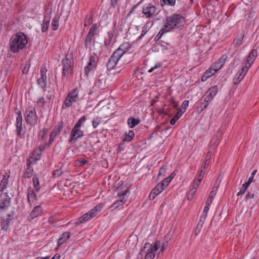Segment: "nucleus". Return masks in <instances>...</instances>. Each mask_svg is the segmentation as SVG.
<instances>
[{
    "label": "nucleus",
    "instance_id": "nucleus-1",
    "mask_svg": "<svg viewBox=\"0 0 259 259\" xmlns=\"http://www.w3.org/2000/svg\"><path fill=\"white\" fill-rule=\"evenodd\" d=\"M27 42L26 35L23 32H18L10 38V49L13 53H17L25 48Z\"/></svg>",
    "mask_w": 259,
    "mask_h": 259
},
{
    "label": "nucleus",
    "instance_id": "nucleus-2",
    "mask_svg": "<svg viewBox=\"0 0 259 259\" xmlns=\"http://www.w3.org/2000/svg\"><path fill=\"white\" fill-rule=\"evenodd\" d=\"M184 25V17L179 14H174L166 17L164 23V29L168 31L180 28Z\"/></svg>",
    "mask_w": 259,
    "mask_h": 259
},
{
    "label": "nucleus",
    "instance_id": "nucleus-3",
    "mask_svg": "<svg viewBox=\"0 0 259 259\" xmlns=\"http://www.w3.org/2000/svg\"><path fill=\"white\" fill-rule=\"evenodd\" d=\"M62 76H71L73 73L74 61L72 53L66 55L65 58L62 61Z\"/></svg>",
    "mask_w": 259,
    "mask_h": 259
},
{
    "label": "nucleus",
    "instance_id": "nucleus-4",
    "mask_svg": "<svg viewBox=\"0 0 259 259\" xmlns=\"http://www.w3.org/2000/svg\"><path fill=\"white\" fill-rule=\"evenodd\" d=\"M98 28L97 24H94L90 28L88 33L85 37L84 44V47L87 49H91V45L95 36L96 34V30Z\"/></svg>",
    "mask_w": 259,
    "mask_h": 259
},
{
    "label": "nucleus",
    "instance_id": "nucleus-5",
    "mask_svg": "<svg viewBox=\"0 0 259 259\" xmlns=\"http://www.w3.org/2000/svg\"><path fill=\"white\" fill-rule=\"evenodd\" d=\"M156 7L151 3L144 5L142 8V13L147 19L152 18L156 12Z\"/></svg>",
    "mask_w": 259,
    "mask_h": 259
},
{
    "label": "nucleus",
    "instance_id": "nucleus-6",
    "mask_svg": "<svg viewBox=\"0 0 259 259\" xmlns=\"http://www.w3.org/2000/svg\"><path fill=\"white\" fill-rule=\"evenodd\" d=\"M78 101V88H74L71 92L69 93L65 100L64 104L66 107H69L73 102H76Z\"/></svg>",
    "mask_w": 259,
    "mask_h": 259
},
{
    "label": "nucleus",
    "instance_id": "nucleus-7",
    "mask_svg": "<svg viewBox=\"0 0 259 259\" xmlns=\"http://www.w3.org/2000/svg\"><path fill=\"white\" fill-rule=\"evenodd\" d=\"M155 253L152 250V244L150 243H146L139 252V254H145V259H153L155 257Z\"/></svg>",
    "mask_w": 259,
    "mask_h": 259
},
{
    "label": "nucleus",
    "instance_id": "nucleus-8",
    "mask_svg": "<svg viewBox=\"0 0 259 259\" xmlns=\"http://www.w3.org/2000/svg\"><path fill=\"white\" fill-rule=\"evenodd\" d=\"M47 69L46 67H42L40 70V77L37 79L38 85L45 91L46 90L47 76L46 73Z\"/></svg>",
    "mask_w": 259,
    "mask_h": 259
},
{
    "label": "nucleus",
    "instance_id": "nucleus-9",
    "mask_svg": "<svg viewBox=\"0 0 259 259\" xmlns=\"http://www.w3.org/2000/svg\"><path fill=\"white\" fill-rule=\"evenodd\" d=\"M120 59L119 56L114 52L107 62L106 64L107 69L108 71L113 69Z\"/></svg>",
    "mask_w": 259,
    "mask_h": 259
},
{
    "label": "nucleus",
    "instance_id": "nucleus-10",
    "mask_svg": "<svg viewBox=\"0 0 259 259\" xmlns=\"http://www.w3.org/2000/svg\"><path fill=\"white\" fill-rule=\"evenodd\" d=\"M11 198L7 193L0 195V209H7L11 205Z\"/></svg>",
    "mask_w": 259,
    "mask_h": 259
},
{
    "label": "nucleus",
    "instance_id": "nucleus-11",
    "mask_svg": "<svg viewBox=\"0 0 259 259\" xmlns=\"http://www.w3.org/2000/svg\"><path fill=\"white\" fill-rule=\"evenodd\" d=\"M14 211H11L10 213L7 215V218H3L1 221V226L2 230L7 231L8 230L11 221L14 218Z\"/></svg>",
    "mask_w": 259,
    "mask_h": 259
},
{
    "label": "nucleus",
    "instance_id": "nucleus-12",
    "mask_svg": "<svg viewBox=\"0 0 259 259\" xmlns=\"http://www.w3.org/2000/svg\"><path fill=\"white\" fill-rule=\"evenodd\" d=\"M162 103L160 102L158 96L155 97L154 98L151 100L150 106L152 107V109L154 108L155 112H158V113H164L163 111L162 110ZM154 112L155 111L153 110L152 113H154Z\"/></svg>",
    "mask_w": 259,
    "mask_h": 259
},
{
    "label": "nucleus",
    "instance_id": "nucleus-13",
    "mask_svg": "<svg viewBox=\"0 0 259 259\" xmlns=\"http://www.w3.org/2000/svg\"><path fill=\"white\" fill-rule=\"evenodd\" d=\"M17 136L21 138H24L25 132L22 129V117L21 114H18L16 118V130Z\"/></svg>",
    "mask_w": 259,
    "mask_h": 259
},
{
    "label": "nucleus",
    "instance_id": "nucleus-14",
    "mask_svg": "<svg viewBox=\"0 0 259 259\" xmlns=\"http://www.w3.org/2000/svg\"><path fill=\"white\" fill-rule=\"evenodd\" d=\"M129 192V190H126L124 192H122L121 195L118 194L119 196V199H117L111 206V208L115 209L118 207L119 206L122 205L127 199L126 193Z\"/></svg>",
    "mask_w": 259,
    "mask_h": 259
},
{
    "label": "nucleus",
    "instance_id": "nucleus-15",
    "mask_svg": "<svg viewBox=\"0 0 259 259\" xmlns=\"http://www.w3.org/2000/svg\"><path fill=\"white\" fill-rule=\"evenodd\" d=\"M131 44H130L128 42H124L114 52L116 53L119 57H121L123 55L128 51L131 48Z\"/></svg>",
    "mask_w": 259,
    "mask_h": 259
},
{
    "label": "nucleus",
    "instance_id": "nucleus-16",
    "mask_svg": "<svg viewBox=\"0 0 259 259\" xmlns=\"http://www.w3.org/2000/svg\"><path fill=\"white\" fill-rule=\"evenodd\" d=\"M63 121L61 120V122L55 127L51 134L49 145L51 144L54 141L55 138L60 133L63 126Z\"/></svg>",
    "mask_w": 259,
    "mask_h": 259
},
{
    "label": "nucleus",
    "instance_id": "nucleus-17",
    "mask_svg": "<svg viewBox=\"0 0 259 259\" xmlns=\"http://www.w3.org/2000/svg\"><path fill=\"white\" fill-rule=\"evenodd\" d=\"M83 136V132L79 130V128L73 127L72 130L70 138L69 140V143H73L76 141L77 139Z\"/></svg>",
    "mask_w": 259,
    "mask_h": 259
},
{
    "label": "nucleus",
    "instance_id": "nucleus-18",
    "mask_svg": "<svg viewBox=\"0 0 259 259\" xmlns=\"http://www.w3.org/2000/svg\"><path fill=\"white\" fill-rule=\"evenodd\" d=\"M96 68V64L95 62V58L92 56L90 57L88 65L84 67V73L87 76H88L89 72L91 71L94 70Z\"/></svg>",
    "mask_w": 259,
    "mask_h": 259
},
{
    "label": "nucleus",
    "instance_id": "nucleus-19",
    "mask_svg": "<svg viewBox=\"0 0 259 259\" xmlns=\"http://www.w3.org/2000/svg\"><path fill=\"white\" fill-rule=\"evenodd\" d=\"M164 190V187H162L160 184H157L151 191L149 197L150 200H153L156 196L160 194Z\"/></svg>",
    "mask_w": 259,
    "mask_h": 259
},
{
    "label": "nucleus",
    "instance_id": "nucleus-20",
    "mask_svg": "<svg viewBox=\"0 0 259 259\" xmlns=\"http://www.w3.org/2000/svg\"><path fill=\"white\" fill-rule=\"evenodd\" d=\"M42 212V209L40 205L35 206L28 216V220L31 221L33 219L38 217Z\"/></svg>",
    "mask_w": 259,
    "mask_h": 259
},
{
    "label": "nucleus",
    "instance_id": "nucleus-21",
    "mask_svg": "<svg viewBox=\"0 0 259 259\" xmlns=\"http://www.w3.org/2000/svg\"><path fill=\"white\" fill-rule=\"evenodd\" d=\"M227 58V55L225 54L222 55V57L215 62L213 66L217 71L223 66Z\"/></svg>",
    "mask_w": 259,
    "mask_h": 259
},
{
    "label": "nucleus",
    "instance_id": "nucleus-22",
    "mask_svg": "<svg viewBox=\"0 0 259 259\" xmlns=\"http://www.w3.org/2000/svg\"><path fill=\"white\" fill-rule=\"evenodd\" d=\"M27 199L30 205L36 200V195L33 189L31 187L28 188L27 189Z\"/></svg>",
    "mask_w": 259,
    "mask_h": 259
},
{
    "label": "nucleus",
    "instance_id": "nucleus-23",
    "mask_svg": "<svg viewBox=\"0 0 259 259\" xmlns=\"http://www.w3.org/2000/svg\"><path fill=\"white\" fill-rule=\"evenodd\" d=\"M257 56V51L254 49L252 50L249 53L245 63H247L248 65H250L251 66V64L253 63Z\"/></svg>",
    "mask_w": 259,
    "mask_h": 259
},
{
    "label": "nucleus",
    "instance_id": "nucleus-24",
    "mask_svg": "<svg viewBox=\"0 0 259 259\" xmlns=\"http://www.w3.org/2000/svg\"><path fill=\"white\" fill-rule=\"evenodd\" d=\"M103 208L102 204H99L94 207L90 211H89V214L90 215V218H94L99 213Z\"/></svg>",
    "mask_w": 259,
    "mask_h": 259
},
{
    "label": "nucleus",
    "instance_id": "nucleus-25",
    "mask_svg": "<svg viewBox=\"0 0 259 259\" xmlns=\"http://www.w3.org/2000/svg\"><path fill=\"white\" fill-rule=\"evenodd\" d=\"M37 117L36 114H27L25 120L28 124L34 125L37 122Z\"/></svg>",
    "mask_w": 259,
    "mask_h": 259
},
{
    "label": "nucleus",
    "instance_id": "nucleus-26",
    "mask_svg": "<svg viewBox=\"0 0 259 259\" xmlns=\"http://www.w3.org/2000/svg\"><path fill=\"white\" fill-rule=\"evenodd\" d=\"M70 235L71 233L69 232H66L62 233L61 236L58 239L57 245L59 246L66 242L70 238Z\"/></svg>",
    "mask_w": 259,
    "mask_h": 259
},
{
    "label": "nucleus",
    "instance_id": "nucleus-27",
    "mask_svg": "<svg viewBox=\"0 0 259 259\" xmlns=\"http://www.w3.org/2000/svg\"><path fill=\"white\" fill-rule=\"evenodd\" d=\"M50 14H49L48 16L45 15L44 16L43 24L41 25V31L44 32H46L48 29L50 25Z\"/></svg>",
    "mask_w": 259,
    "mask_h": 259
},
{
    "label": "nucleus",
    "instance_id": "nucleus-28",
    "mask_svg": "<svg viewBox=\"0 0 259 259\" xmlns=\"http://www.w3.org/2000/svg\"><path fill=\"white\" fill-rule=\"evenodd\" d=\"M201 181V178H197L194 181L192 187L189 191V194L193 195L196 191L197 187L199 186Z\"/></svg>",
    "mask_w": 259,
    "mask_h": 259
},
{
    "label": "nucleus",
    "instance_id": "nucleus-29",
    "mask_svg": "<svg viewBox=\"0 0 259 259\" xmlns=\"http://www.w3.org/2000/svg\"><path fill=\"white\" fill-rule=\"evenodd\" d=\"M41 153L40 148H35L30 156V158L34 159L35 161L38 160L40 158Z\"/></svg>",
    "mask_w": 259,
    "mask_h": 259
},
{
    "label": "nucleus",
    "instance_id": "nucleus-30",
    "mask_svg": "<svg viewBox=\"0 0 259 259\" xmlns=\"http://www.w3.org/2000/svg\"><path fill=\"white\" fill-rule=\"evenodd\" d=\"M140 122L139 118H135L133 117H130L127 120V124L131 128H133Z\"/></svg>",
    "mask_w": 259,
    "mask_h": 259
},
{
    "label": "nucleus",
    "instance_id": "nucleus-31",
    "mask_svg": "<svg viewBox=\"0 0 259 259\" xmlns=\"http://www.w3.org/2000/svg\"><path fill=\"white\" fill-rule=\"evenodd\" d=\"M135 136L134 132L132 130H130L128 133H126L122 139V142H130L131 141Z\"/></svg>",
    "mask_w": 259,
    "mask_h": 259
},
{
    "label": "nucleus",
    "instance_id": "nucleus-32",
    "mask_svg": "<svg viewBox=\"0 0 259 259\" xmlns=\"http://www.w3.org/2000/svg\"><path fill=\"white\" fill-rule=\"evenodd\" d=\"M9 180L5 176H4L0 183V191L3 192L8 184Z\"/></svg>",
    "mask_w": 259,
    "mask_h": 259
},
{
    "label": "nucleus",
    "instance_id": "nucleus-33",
    "mask_svg": "<svg viewBox=\"0 0 259 259\" xmlns=\"http://www.w3.org/2000/svg\"><path fill=\"white\" fill-rule=\"evenodd\" d=\"M218 91V87L217 85H214L210 87L206 94L210 96V97H213L216 95Z\"/></svg>",
    "mask_w": 259,
    "mask_h": 259
},
{
    "label": "nucleus",
    "instance_id": "nucleus-34",
    "mask_svg": "<svg viewBox=\"0 0 259 259\" xmlns=\"http://www.w3.org/2000/svg\"><path fill=\"white\" fill-rule=\"evenodd\" d=\"M93 21V15L92 14L87 15L84 21V26L87 27L90 25Z\"/></svg>",
    "mask_w": 259,
    "mask_h": 259
},
{
    "label": "nucleus",
    "instance_id": "nucleus-35",
    "mask_svg": "<svg viewBox=\"0 0 259 259\" xmlns=\"http://www.w3.org/2000/svg\"><path fill=\"white\" fill-rule=\"evenodd\" d=\"M34 170L32 167H27L23 174V177L25 178H30L33 175Z\"/></svg>",
    "mask_w": 259,
    "mask_h": 259
},
{
    "label": "nucleus",
    "instance_id": "nucleus-36",
    "mask_svg": "<svg viewBox=\"0 0 259 259\" xmlns=\"http://www.w3.org/2000/svg\"><path fill=\"white\" fill-rule=\"evenodd\" d=\"M113 37V33L112 32H108V36L106 38L104 41V46L105 47L108 48L110 45Z\"/></svg>",
    "mask_w": 259,
    "mask_h": 259
},
{
    "label": "nucleus",
    "instance_id": "nucleus-37",
    "mask_svg": "<svg viewBox=\"0 0 259 259\" xmlns=\"http://www.w3.org/2000/svg\"><path fill=\"white\" fill-rule=\"evenodd\" d=\"M211 155H212V152L210 151H209L207 153V154L205 156V160H204V164L202 165V168L205 169L206 166L208 165Z\"/></svg>",
    "mask_w": 259,
    "mask_h": 259
},
{
    "label": "nucleus",
    "instance_id": "nucleus-38",
    "mask_svg": "<svg viewBox=\"0 0 259 259\" xmlns=\"http://www.w3.org/2000/svg\"><path fill=\"white\" fill-rule=\"evenodd\" d=\"M244 37V34L242 33L240 35V36H239L234 39V40L233 41L234 44L236 47H240L242 44V41L243 40Z\"/></svg>",
    "mask_w": 259,
    "mask_h": 259
},
{
    "label": "nucleus",
    "instance_id": "nucleus-39",
    "mask_svg": "<svg viewBox=\"0 0 259 259\" xmlns=\"http://www.w3.org/2000/svg\"><path fill=\"white\" fill-rule=\"evenodd\" d=\"M188 105L189 101L185 100L183 102L181 107L178 110L177 113H184L185 112L186 108L188 107Z\"/></svg>",
    "mask_w": 259,
    "mask_h": 259
},
{
    "label": "nucleus",
    "instance_id": "nucleus-40",
    "mask_svg": "<svg viewBox=\"0 0 259 259\" xmlns=\"http://www.w3.org/2000/svg\"><path fill=\"white\" fill-rule=\"evenodd\" d=\"M33 185L36 191L38 192L40 190L39 182L37 177L34 176L32 179Z\"/></svg>",
    "mask_w": 259,
    "mask_h": 259
},
{
    "label": "nucleus",
    "instance_id": "nucleus-41",
    "mask_svg": "<svg viewBox=\"0 0 259 259\" xmlns=\"http://www.w3.org/2000/svg\"><path fill=\"white\" fill-rule=\"evenodd\" d=\"M59 26V18L55 17L53 18L52 23V28L53 30H56L58 28Z\"/></svg>",
    "mask_w": 259,
    "mask_h": 259
},
{
    "label": "nucleus",
    "instance_id": "nucleus-42",
    "mask_svg": "<svg viewBox=\"0 0 259 259\" xmlns=\"http://www.w3.org/2000/svg\"><path fill=\"white\" fill-rule=\"evenodd\" d=\"M103 121L102 118L97 117L92 121V125L94 128H96Z\"/></svg>",
    "mask_w": 259,
    "mask_h": 259
},
{
    "label": "nucleus",
    "instance_id": "nucleus-43",
    "mask_svg": "<svg viewBox=\"0 0 259 259\" xmlns=\"http://www.w3.org/2000/svg\"><path fill=\"white\" fill-rule=\"evenodd\" d=\"M217 70L215 69L214 67L213 66H211L209 69L207 70L205 73L207 75V77H211L212 75H213L214 73L217 72Z\"/></svg>",
    "mask_w": 259,
    "mask_h": 259
},
{
    "label": "nucleus",
    "instance_id": "nucleus-44",
    "mask_svg": "<svg viewBox=\"0 0 259 259\" xmlns=\"http://www.w3.org/2000/svg\"><path fill=\"white\" fill-rule=\"evenodd\" d=\"M168 32V30L166 29H164V26H163V27H162L161 29V30L159 31V33L155 36V39H156L157 40H159L164 33Z\"/></svg>",
    "mask_w": 259,
    "mask_h": 259
},
{
    "label": "nucleus",
    "instance_id": "nucleus-45",
    "mask_svg": "<svg viewBox=\"0 0 259 259\" xmlns=\"http://www.w3.org/2000/svg\"><path fill=\"white\" fill-rule=\"evenodd\" d=\"M259 191V187L257 185H252L250 190L248 192L249 193H252V194H258Z\"/></svg>",
    "mask_w": 259,
    "mask_h": 259
},
{
    "label": "nucleus",
    "instance_id": "nucleus-46",
    "mask_svg": "<svg viewBox=\"0 0 259 259\" xmlns=\"http://www.w3.org/2000/svg\"><path fill=\"white\" fill-rule=\"evenodd\" d=\"M92 218H90V215L89 214V212H87L84 214H83L80 218L79 223H81L84 222H86L90 219H91Z\"/></svg>",
    "mask_w": 259,
    "mask_h": 259
},
{
    "label": "nucleus",
    "instance_id": "nucleus-47",
    "mask_svg": "<svg viewBox=\"0 0 259 259\" xmlns=\"http://www.w3.org/2000/svg\"><path fill=\"white\" fill-rule=\"evenodd\" d=\"M166 166L165 165H162L159 171L158 177H159L160 176H164L166 173Z\"/></svg>",
    "mask_w": 259,
    "mask_h": 259
},
{
    "label": "nucleus",
    "instance_id": "nucleus-48",
    "mask_svg": "<svg viewBox=\"0 0 259 259\" xmlns=\"http://www.w3.org/2000/svg\"><path fill=\"white\" fill-rule=\"evenodd\" d=\"M213 98L212 97H210L209 95H207L206 98L204 99V103H202V106H203L204 108H205L208 105V102L210 101ZM202 108V106L201 107Z\"/></svg>",
    "mask_w": 259,
    "mask_h": 259
},
{
    "label": "nucleus",
    "instance_id": "nucleus-49",
    "mask_svg": "<svg viewBox=\"0 0 259 259\" xmlns=\"http://www.w3.org/2000/svg\"><path fill=\"white\" fill-rule=\"evenodd\" d=\"M88 161L85 159H81L77 160L75 161V165L78 166H81L85 165Z\"/></svg>",
    "mask_w": 259,
    "mask_h": 259
},
{
    "label": "nucleus",
    "instance_id": "nucleus-50",
    "mask_svg": "<svg viewBox=\"0 0 259 259\" xmlns=\"http://www.w3.org/2000/svg\"><path fill=\"white\" fill-rule=\"evenodd\" d=\"M170 181L167 178H165L159 184L162 187H164V189L169 185Z\"/></svg>",
    "mask_w": 259,
    "mask_h": 259
},
{
    "label": "nucleus",
    "instance_id": "nucleus-51",
    "mask_svg": "<svg viewBox=\"0 0 259 259\" xmlns=\"http://www.w3.org/2000/svg\"><path fill=\"white\" fill-rule=\"evenodd\" d=\"M182 114H175L174 117L170 119V123L172 125H174L176 121L181 117Z\"/></svg>",
    "mask_w": 259,
    "mask_h": 259
},
{
    "label": "nucleus",
    "instance_id": "nucleus-52",
    "mask_svg": "<svg viewBox=\"0 0 259 259\" xmlns=\"http://www.w3.org/2000/svg\"><path fill=\"white\" fill-rule=\"evenodd\" d=\"M257 194H252L247 193V195L245 196V199L246 201L250 199H255L257 197Z\"/></svg>",
    "mask_w": 259,
    "mask_h": 259
},
{
    "label": "nucleus",
    "instance_id": "nucleus-53",
    "mask_svg": "<svg viewBox=\"0 0 259 259\" xmlns=\"http://www.w3.org/2000/svg\"><path fill=\"white\" fill-rule=\"evenodd\" d=\"M245 75V73L244 74H241L239 75L238 77L234 78V83L235 84H237L240 82V81L244 78Z\"/></svg>",
    "mask_w": 259,
    "mask_h": 259
},
{
    "label": "nucleus",
    "instance_id": "nucleus-54",
    "mask_svg": "<svg viewBox=\"0 0 259 259\" xmlns=\"http://www.w3.org/2000/svg\"><path fill=\"white\" fill-rule=\"evenodd\" d=\"M160 244L159 241H156L154 246L152 245V250L155 252L160 247Z\"/></svg>",
    "mask_w": 259,
    "mask_h": 259
},
{
    "label": "nucleus",
    "instance_id": "nucleus-55",
    "mask_svg": "<svg viewBox=\"0 0 259 259\" xmlns=\"http://www.w3.org/2000/svg\"><path fill=\"white\" fill-rule=\"evenodd\" d=\"M48 133V130L46 128H44L41 130L39 132V136L41 138L42 140L44 139L45 136L47 135Z\"/></svg>",
    "mask_w": 259,
    "mask_h": 259
},
{
    "label": "nucleus",
    "instance_id": "nucleus-56",
    "mask_svg": "<svg viewBox=\"0 0 259 259\" xmlns=\"http://www.w3.org/2000/svg\"><path fill=\"white\" fill-rule=\"evenodd\" d=\"M217 190V188H213L212 189V190L211 191V192L209 193L208 197H209L210 199H213L215 194H216Z\"/></svg>",
    "mask_w": 259,
    "mask_h": 259
},
{
    "label": "nucleus",
    "instance_id": "nucleus-57",
    "mask_svg": "<svg viewBox=\"0 0 259 259\" xmlns=\"http://www.w3.org/2000/svg\"><path fill=\"white\" fill-rule=\"evenodd\" d=\"M250 66V65H248L247 63H245L244 65L242 66L241 71H242V72L246 73Z\"/></svg>",
    "mask_w": 259,
    "mask_h": 259
},
{
    "label": "nucleus",
    "instance_id": "nucleus-58",
    "mask_svg": "<svg viewBox=\"0 0 259 259\" xmlns=\"http://www.w3.org/2000/svg\"><path fill=\"white\" fill-rule=\"evenodd\" d=\"M63 173L62 170L61 169H57L54 171L53 175L54 177H59L61 176Z\"/></svg>",
    "mask_w": 259,
    "mask_h": 259
},
{
    "label": "nucleus",
    "instance_id": "nucleus-59",
    "mask_svg": "<svg viewBox=\"0 0 259 259\" xmlns=\"http://www.w3.org/2000/svg\"><path fill=\"white\" fill-rule=\"evenodd\" d=\"M218 141V138L217 136H215L210 142V146H214Z\"/></svg>",
    "mask_w": 259,
    "mask_h": 259
},
{
    "label": "nucleus",
    "instance_id": "nucleus-60",
    "mask_svg": "<svg viewBox=\"0 0 259 259\" xmlns=\"http://www.w3.org/2000/svg\"><path fill=\"white\" fill-rule=\"evenodd\" d=\"M37 103L38 105L42 106L45 103V100L44 97H40L38 99L37 101Z\"/></svg>",
    "mask_w": 259,
    "mask_h": 259
},
{
    "label": "nucleus",
    "instance_id": "nucleus-61",
    "mask_svg": "<svg viewBox=\"0 0 259 259\" xmlns=\"http://www.w3.org/2000/svg\"><path fill=\"white\" fill-rule=\"evenodd\" d=\"M205 218L203 217H200L199 222L197 224V227L200 226L201 227L202 226L205 220Z\"/></svg>",
    "mask_w": 259,
    "mask_h": 259
},
{
    "label": "nucleus",
    "instance_id": "nucleus-62",
    "mask_svg": "<svg viewBox=\"0 0 259 259\" xmlns=\"http://www.w3.org/2000/svg\"><path fill=\"white\" fill-rule=\"evenodd\" d=\"M246 190L244 188H243L242 186H241L239 192H238L237 193V196H239V195L244 194L245 193V192H246Z\"/></svg>",
    "mask_w": 259,
    "mask_h": 259
},
{
    "label": "nucleus",
    "instance_id": "nucleus-63",
    "mask_svg": "<svg viewBox=\"0 0 259 259\" xmlns=\"http://www.w3.org/2000/svg\"><path fill=\"white\" fill-rule=\"evenodd\" d=\"M147 28L144 27L143 28L141 34L140 36L139 37V38H141L142 37H143L145 35V34L147 33Z\"/></svg>",
    "mask_w": 259,
    "mask_h": 259
},
{
    "label": "nucleus",
    "instance_id": "nucleus-64",
    "mask_svg": "<svg viewBox=\"0 0 259 259\" xmlns=\"http://www.w3.org/2000/svg\"><path fill=\"white\" fill-rule=\"evenodd\" d=\"M82 122L80 119H79L73 127L79 128L81 126Z\"/></svg>",
    "mask_w": 259,
    "mask_h": 259
}]
</instances>
